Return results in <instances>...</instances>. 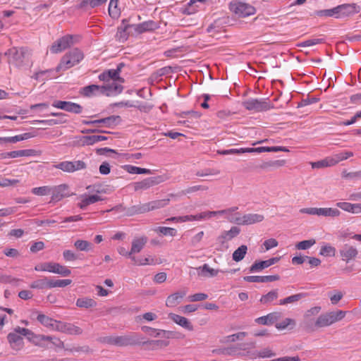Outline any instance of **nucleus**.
Segmentation results:
<instances>
[{"label":"nucleus","mask_w":361,"mask_h":361,"mask_svg":"<svg viewBox=\"0 0 361 361\" xmlns=\"http://www.w3.org/2000/svg\"><path fill=\"white\" fill-rule=\"evenodd\" d=\"M157 315L152 312H145L135 317V322L142 324L144 322H150L157 319Z\"/></svg>","instance_id":"40"},{"label":"nucleus","mask_w":361,"mask_h":361,"mask_svg":"<svg viewBox=\"0 0 361 361\" xmlns=\"http://www.w3.org/2000/svg\"><path fill=\"white\" fill-rule=\"evenodd\" d=\"M278 245V241L274 238L267 239L263 243V246L265 247L266 251H268L271 248L277 247Z\"/></svg>","instance_id":"64"},{"label":"nucleus","mask_w":361,"mask_h":361,"mask_svg":"<svg viewBox=\"0 0 361 361\" xmlns=\"http://www.w3.org/2000/svg\"><path fill=\"white\" fill-rule=\"evenodd\" d=\"M72 283L71 279H58L51 280L49 279V288L56 287H66Z\"/></svg>","instance_id":"51"},{"label":"nucleus","mask_w":361,"mask_h":361,"mask_svg":"<svg viewBox=\"0 0 361 361\" xmlns=\"http://www.w3.org/2000/svg\"><path fill=\"white\" fill-rule=\"evenodd\" d=\"M56 331L63 332L68 334L78 335L82 334V329L72 324L65 323L60 322H59L58 326H56Z\"/></svg>","instance_id":"19"},{"label":"nucleus","mask_w":361,"mask_h":361,"mask_svg":"<svg viewBox=\"0 0 361 361\" xmlns=\"http://www.w3.org/2000/svg\"><path fill=\"white\" fill-rule=\"evenodd\" d=\"M341 215V212L336 208L324 207L319 208V216L338 217Z\"/></svg>","instance_id":"37"},{"label":"nucleus","mask_w":361,"mask_h":361,"mask_svg":"<svg viewBox=\"0 0 361 361\" xmlns=\"http://www.w3.org/2000/svg\"><path fill=\"white\" fill-rule=\"evenodd\" d=\"M339 254L342 261L349 263L357 257L358 250L356 247L346 243L339 250Z\"/></svg>","instance_id":"13"},{"label":"nucleus","mask_w":361,"mask_h":361,"mask_svg":"<svg viewBox=\"0 0 361 361\" xmlns=\"http://www.w3.org/2000/svg\"><path fill=\"white\" fill-rule=\"evenodd\" d=\"M5 54L8 56L9 63H13L16 66H21L24 63L27 51L23 48L18 49L13 47L6 52Z\"/></svg>","instance_id":"12"},{"label":"nucleus","mask_w":361,"mask_h":361,"mask_svg":"<svg viewBox=\"0 0 361 361\" xmlns=\"http://www.w3.org/2000/svg\"><path fill=\"white\" fill-rule=\"evenodd\" d=\"M208 298V295L205 293H198L191 295L188 297V299L191 302L202 301Z\"/></svg>","instance_id":"63"},{"label":"nucleus","mask_w":361,"mask_h":361,"mask_svg":"<svg viewBox=\"0 0 361 361\" xmlns=\"http://www.w3.org/2000/svg\"><path fill=\"white\" fill-rule=\"evenodd\" d=\"M322 307L320 306H315L307 310L304 314L305 319H310L312 317L317 315L321 312Z\"/></svg>","instance_id":"59"},{"label":"nucleus","mask_w":361,"mask_h":361,"mask_svg":"<svg viewBox=\"0 0 361 361\" xmlns=\"http://www.w3.org/2000/svg\"><path fill=\"white\" fill-rule=\"evenodd\" d=\"M336 252V248L329 244L322 245L319 250V255L324 257H334Z\"/></svg>","instance_id":"45"},{"label":"nucleus","mask_w":361,"mask_h":361,"mask_svg":"<svg viewBox=\"0 0 361 361\" xmlns=\"http://www.w3.org/2000/svg\"><path fill=\"white\" fill-rule=\"evenodd\" d=\"M279 297L278 290H272L265 295H263L259 301L263 305H269L273 301L276 300Z\"/></svg>","instance_id":"33"},{"label":"nucleus","mask_w":361,"mask_h":361,"mask_svg":"<svg viewBox=\"0 0 361 361\" xmlns=\"http://www.w3.org/2000/svg\"><path fill=\"white\" fill-rule=\"evenodd\" d=\"M310 164L312 169H322L333 166V164L330 157H327L325 159L318 161L310 162Z\"/></svg>","instance_id":"44"},{"label":"nucleus","mask_w":361,"mask_h":361,"mask_svg":"<svg viewBox=\"0 0 361 361\" xmlns=\"http://www.w3.org/2000/svg\"><path fill=\"white\" fill-rule=\"evenodd\" d=\"M247 252V247L245 245H240L238 249H236L233 255L232 258L233 260L238 262L244 259Z\"/></svg>","instance_id":"38"},{"label":"nucleus","mask_w":361,"mask_h":361,"mask_svg":"<svg viewBox=\"0 0 361 361\" xmlns=\"http://www.w3.org/2000/svg\"><path fill=\"white\" fill-rule=\"evenodd\" d=\"M343 297L341 291L336 290L329 294V298L332 305H336Z\"/></svg>","instance_id":"62"},{"label":"nucleus","mask_w":361,"mask_h":361,"mask_svg":"<svg viewBox=\"0 0 361 361\" xmlns=\"http://www.w3.org/2000/svg\"><path fill=\"white\" fill-rule=\"evenodd\" d=\"M348 312L341 310L329 311L320 314L314 322V326L317 329L330 326L335 323L341 321Z\"/></svg>","instance_id":"2"},{"label":"nucleus","mask_w":361,"mask_h":361,"mask_svg":"<svg viewBox=\"0 0 361 361\" xmlns=\"http://www.w3.org/2000/svg\"><path fill=\"white\" fill-rule=\"evenodd\" d=\"M55 169H60L63 172L73 173L77 171L86 169L87 164L81 160L78 161H64L54 166Z\"/></svg>","instance_id":"10"},{"label":"nucleus","mask_w":361,"mask_h":361,"mask_svg":"<svg viewBox=\"0 0 361 361\" xmlns=\"http://www.w3.org/2000/svg\"><path fill=\"white\" fill-rule=\"evenodd\" d=\"M255 152L262 153V152H288L289 149L286 147L276 146V147H259L254 148Z\"/></svg>","instance_id":"34"},{"label":"nucleus","mask_w":361,"mask_h":361,"mask_svg":"<svg viewBox=\"0 0 361 361\" xmlns=\"http://www.w3.org/2000/svg\"><path fill=\"white\" fill-rule=\"evenodd\" d=\"M27 338L35 345H42V334L37 335L30 331V334L27 336Z\"/></svg>","instance_id":"61"},{"label":"nucleus","mask_w":361,"mask_h":361,"mask_svg":"<svg viewBox=\"0 0 361 361\" xmlns=\"http://www.w3.org/2000/svg\"><path fill=\"white\" fill-rule=\"evenodd\" d=\"M295 321L293 319L286 318L281 322L276 323L275 327L279 331L286 329L287 328L292 329L295 327Z\"/></svg>","instance_id":"39"},{"label":"nucleus","mask_w":361,"mask_h":361,"mask_svg":"<svg viewBox=\"0 0 361 361\" xmlns=\"http://www.w3.org/2000/svg\"><path fill=\"white\" fill-rule=\"evenodd\" d=\"M123 169L132 174H149L150 173V170L147 169L140 168L137 166H132V165H125L123 166Z\"/></svg>","instance_id":"43"},{"label":"nucleus","mask_w":361,"mask_h":361,"mask_svg":"<svg viewBox=\"0 0 361 361\" xmlns=\"http://www.w3.org/2000/svg\"><path fill=\"white\" fill-rule=\"evenodd\" d=\"M240 233V229L236 226H233L229 231H225L218 237L219 243L224 244V243L231 240Z\"/></svg>","instance_id":"27"},{"label":"nucleus","mask_w":361,"mask_h":361,"mask_svg":"<svg viewBox=\"0 0 361 361\" xmlns=\"http://www.w3.org/2000/svg\"><path fill=\"white\" fill-rule=\"evenodd\" d=\"M30 287L35 289H43L46 288H49V279L47 278H44L35 281L30 285Z\"/></svg>","instance_id":"49"},{"label":"nucleus","mask_w":361,"mask_h":361,"mask_svg":"<svg viewBox=\"0 0 361 361\" xmlns=\"http://www.w3.org/2000/svg\"><path fill=\"white\" fill-rule=\"evenodd\" d=\"M186 295L185 290L174 293L167 297L166 300V305L167 307H173L178 305L181 300Z\"/></svg>","instance_id":"26"},{"label":"nucleus","mask_w":361,"mask_h":361,"mask_svg":"<svg viewBox=\"0 0 361 361\" xmlns=\"http://www.w3.org/2000/svg\"><path fill=\"white\" fill-rule=\"evenodd\" d=\"M316 15L319 17H334L338 18V8L337 6L331 9H324L317 11Z\"/></svg>","instance_id":"47"},{"label":"nucleus","mask_w":361,"mask_h":361,"mask_svg":"<svg viewBox=\"0 0 361 361\" xmlns=\"http://www.w3.org/2000/svg\"><path fill=\"white\" fill-rule=\"evenodd\" d=\"M353 156V153L350 151H344L340 153L336 154L333 156H331V159L333 164V166H335L340 161H344L351 157Z\"/></svg>","instance_id":"35"},{"label":"nucleus","mask_w":361,"mask_h":361,"mask_svg":"<svg viewBox=\"0 0 361 361\" xmlns=\"http://www.w3.org/2000/svg\"><path fill=\"white\" fill-rule=\"evenodd\" d=\"M315 243H316V240L314 239L302 240V241L298 243L295 245V247H296V249H298L299 250H305L309 249L312 245H314Z\"/></svg>","instance_id":"53"},{"label":"nucleus","mask_w":361,"mask_h":361,"mask_svg":"<svg viewBox=\"0 0 361 361\" xmlns=\"http://www.w3.org/2000/svg\"><path fill=\"white\" fill-rule=\"evenodd\" d=\"M281 317V313L279 312H273L267 315L259 317L255 319V322L258 324L271 325L279 321Z\"/></svg>","instance_id":"18"},{"label":"nucleus","mask_w":361,"mask_h":361,"mask_svg":"<svg viewBox=\"0 0 361 361\" xmlns=\"http://www.w3.org/2000/svg\"><path fill=\"white\" fill-rule=\"evenodd\" d=\"M243 106L248 111L261 112L274 108V105L268 99H249L243 102Z\"/></svg>","instance_id":"7"},{"label":"nucleus","mask_w":361,"mask_h":361,"mask_svg":"<svg viewBox=\"0 0 361 361\" xmlns=\"http://www.w3.org/2000/svg\"><path fill=\"white\" fill-rule=\"evenodd\" d=\"M76 305L79 307L90 308L97 305L94 300L89 298H78L76 301Z\"/></svg>","instance_id":"42"},{"label":"nucleus","mask_w":361,"mask_h":361,"mask_svg":"<svg viewBox=\"0 0 361 361\" xmlns=\"http://www.w3.org/2000/svg\"><path fill=\"white\" fill-rule=\"evenodd\" d=\"M169 317L176 324L185 328V329L189 331L193 330V326L187 318L174 313H169Z\"/></svg>","instance_id":"24"},{"label":"nucleus","mask_w":361,"mask_h":361,"mask_svg":"<svg viewBox=\"0 0 361 361\" xmlns=\"http://www.w3.org/2000/svg\"><path fill=\"white\" fill-rule=\"evenodd\" d=\"M281 259V257H276L270 258L264 261H255L250 268L251 272H255L261 271L265 268H267L276 263H277Z\"/></svg>","instance_id":"17"},{"label":"nucleus","mask_w":361,"mask_h":361,"mask_svg":"<svg viewBox=\"0 0 361 361\" xmlns=\"http://www.w3.org/2000/svg\"><path fill=\"white\" fill-rule=\"evenodd\" d=\"M157 233H160L163 235L175 236L177 231L173 228L159 226L155 229Z\"/></svg>","instance_id":"52"},{"label":"nucleus","mask_w":361,"mask_h":361,"mask_svg":"<svg viewBox=\"0 0 361 361\" xmlns=\"http://www.w3.org/2000/svg\"><path fill=\"white\" fill-rule=\"evenodd\" d=\"M8 341L11 348L16 351L20 350L24 346L23 338L16 333L8 334Z\"/></svg>","instance_id":"25"},{"label":"nucleus","mask_w":361,"mask_h":361,"mask_svg":"<svg viewBox=\"0 0 361 361\" xmlns=\"http://www.w3.org/2000/svg\"><path fill=\"white\" fill-rule=\"evenodd\" d=\"M152 211L163 208L169 204V199L157 200L149 202Z\"/></svg>","instance_id":"54"},{"label":"nucleus","mask_w":361,"mask_h":361,"mask_svg":"<svg viewBox=\"0 0 361 361\" xmlns=\"http://www.w3.org/2000/svg\"><path fill=\"white\" fill-rule=\"evenodd\" d=\"M118 0H110L109 4V13L111 16L116 17L119 14V10L118 8Z\"/></svg>","instance_id":"56"},{"label":"nucleus","mask_w":361,"mask_h":361,"mask_svg":"<svg viewBox=\"0 0 361 361\" xmlns=\"http://www.w3.org/2000/svg\"><path fill=\"white\" fill-rule=\"evenodd\" d=\"M78 36L66 35L56 39L50 47L52 54L61 53L78 42Z\"/></svg>","instance_id":"4"},{"label":"nucleus","mask_w":361,"mask_h":361,"mask_svg":"<svg viewBox=\"0 0 361 361\" xmlns=\"http://www.w3.org/2000/svg\"><path fill=\"white\" fill-rule=\"evenodd\" d=\"M35 269L37 271H48L59 274L62 276H68L71 271L66 267L56 262H44L35 266Z\"/></svg>","instance_id":"6"},{"label":"nucleus","mask_w":361,"mask_h":361,"mask_svg":"<svg viewBox=\"0 0 361 361\" xmlns=\"http://www.w3.org/2000/svg\"><path fill=\"white\" fill-rule=\"evenodd\" d=\"M40 154V152L37 151L35 149H21L16 151L10 152L11 158H17L20 157H34L38 156Z\"/></svg>","instance_id":"31"},{"label":"nucleus","mask_w":361,"mask_h":361,"mask_svg":"<svg viewBox=\"0 0 361 361\" xmlns=\"http://www.w3.org/2000/svg\"><path fill=\"white\" fill-rule=\"evenodd\" d=\"M148 241V238L145 235L135 237L131 242V253L133 255L140 252L145 246Z\"/></svg>","instance_id":"20"},{"label":"nucleus","mask_w":361,"mask_h":361,"mask_svg":"<svg viewBox=\"0 0 361 361\" xmlns=\"http://www.w3.org/2000/svg\"><path fill=\"white\" fill-rule=\"evenodd\" d=\"M20 183V180L18 179H8L6 178H4L0 176V187L6 188L10 186L16 185Z\"/></svg>","instance_id":"57"},{"label":"nucleus","mask_w":361,"mask_h":361,"mask_svg":"<svg viewBox=\"0 0 361 361\" xmlns=\"http://www.w3.org/2000/svg\"><path fill=\"white\" fill-rule=\"evenodd\" d=\"M83 59L84 54L81 50L78 48L73 49L63 56L56 71L59 72L68 70L78 64Z\"/></svg>","instance_id":"3"},{"label":"nucleus","mask_w":361,"mask_h":361,"mask_svg":"<svg viewBox=\"0 0 361 361\" xmlns=\"http://www.w3.org/2000/svg\"><path fill=\"white\" fill-rule=\"evenodd\" d=\"M37 321L47 328L51 330L56 331L59 321L54 319L44 314H38L37 317Z\"/></svg>","instance_id":"23"},{"label":"nucleus","mask_w":361,"mask_h":361,"mask_svg":"<svg viewBox=\"0 0 361 361\" xmlns=\"http://www.w3.org/2000/svg\"><path fill=\"white\" fill-rule=\"evenodd\" d=\"M121 71V67L118 66L116 69L108 70L99 75V79L104 82V85L101 86V94L114 97L122 92L124 79L120 77Z\"/></svg>","instance_id":"1"},{"label":"nucleus","mask_w":361,"mask_h":361,"mask_svg":"<svg viewBox=\"0 0 361 361\" xmlns=\"http://www.w3.org/2000/svg\"><path fill=\"white\" fill-rule=\"evenodd\" d=\"M197 270L199 271L198 275L204 277H214L218 275L220 272L219 269H215L209 267L207 264H204L201 267L197 268Z\"/></svg>","instance_id":"29"},{"label":"nucleus","mask_w":361,"mask_h":361,"mask_svg":"<svg viewBox=\"0 0 361 361\" xmlns=\"http://www.w3.org/2000/svg\"><path fill=\"white\" fill-rule=\"evenodd\" d=\"M247 333L245 331H240L238 332L236 334H233L229 336H226L224 337L221 342L222 343L226 344V343H234L237 341H243L245 336H247Z\"/></svg>","instance_id":"32"},{"label":"nucleus","mask_w":361,"mask_h":361,"mask_svg":"<svg viewBox=\"0 0 361 361\" xmlns=\"http://www.w3.org/2000/svg\"><path fill=\"white\" fill-rule=\"evenodd\" d=\"M134 30L137 33L141 34L145 32H150L158 28L157 24L153 20H148L134 25Z\"/></svg>","instance_id":"22"},{"label":"nucleus","mask_w":361,"mask_h":361,"mask_svg":"<svg viewBox=\"0 0 361 361\" xmlns=\"http://www.w3.org/2000/svg\"><path fill=\"white\" fill-rule=\"evenodd\" d=\"M119 121L120 116H111L107 118L99 119L98 124H102V126L105 127H111V126L116 124Z\"/></svg>","instance_id":"46"},{"label":"nucleus","mask_w":361,"mask_h":361,"mask_svg":"<svg viewBox=\"0 0 361 361\" xmlns=\"http://www.w3.org/2000/svg\"><path fill=\"white\" fill-rule=\"evenodd\" d=\"M264 219V215L260 214H235V216L231 218V221L233 224L238 225H251L257 223L262 222Z\"/></svg>","instance_id":"8"},{"label":"nucleus","mask_w":361,"mask_h":361,"mask_svg":"<svg viewBox=\"0 0 361 361\" xmlns=\"http://www.w3.org/2000/svg\"><path fill=\"white\" fill-rule=\"evenodd\" d=\"M66 111L68 112L78 114L82 112V106L77 103L68 102Z\"/></svg>","instance_id":"55"},{"label":"nucleus","mask_w":361,"mask_h":361,"mask_svg":"<svg viewBox=\"0 0 361 361\" xmlns=\"http://www.w3.org/2000/svg\"><path fill=\"white\" fill-rule=\"evenodd\" d=\"M78 207L82 209H86L89 205L94 204L97 202L102 200V198L98 195L83 194L78 197Z\"/></svg>","instance_id":"16"},{"label":"nucleus","mask_w":361,"mask_h":361,"mask_svg":"<svg viewBox=\"0 0 361 361\" xmlns=\"http://www.w3.org/2000/svg\"><path fill=\"white\" fill-rule=\"evenodd\" d=\"M150 203L146 202L143 204H140L137 205H135L131 207L130 214H144L146 212H151Z\"/></svg>","instance_id":"36"},{"label":"nucleus","mask_w":361,"mask_h":361,"mask_svg":"<svg viewBox=\"0 0 361 361\" xmlns=\"http://www.w3.org/2000/svg\"><path fill=\"white\" fill-rule=\"evenodd\" d=\"M51 187L49 185H44L37 187L32 189V193L37 196H45L50 195Z\"/></svg>","instance_id":"50"},{"label":"nucleus","mask_w":361,"mask_h":361,"mask_svg":"<svg viewBox=\"0 0 361 361\" xmlns=\"http://www.w3.org/2000/svg\"><path fill=\"white\" fill-rule=\"evenodd\" d=\"M324 42V39L321 38H312L307 39L298 44L299 47H312Z\"/></svg>","instance_id":"60"},{"label":"nucleus","mask_w":361,"mask_h":361,"mask_svg":"<svg viewBox=\"0 0 361 361\" xmlns=\"http://www.w3.org/2000/svg\"><path fill=\"white\" fill-rule=\"evenodd\" d=\"M305 296V293H297L279 300V305H285L290 303L297 302Z\"/></svg>","instance_id":"41"},{"label":"nucleus","mask_w":361,"mask_h":361,"mask_svg":"<svg viewBox=\"0 0 361 361\" xmlns=\"http://www.w3.org/2000/svg\"><path fill=\"white\" fill-rule=\"evenodd\" d=\"M74 246L80 251H89L92 248V244L85 240H77Z\"/></svg>","instance_id":"48"},{"label":"nucleus","mask_w":361,"mask_h":361,"mask_svg":"<svg viewBox=\"0 0 361 361\" xmlns=\"http://www.w3.org/2000/svg\"><path fill=\"white\" fill-rule=\"evenodd\" d=\"M142 340L143 338L140 335L132 333L126 336H114V345L127 346L146 343Z\"/></svg>","instance_id":"9"},{"label":"nucleus","mask_w":361,"mask_h":361,"mask_svg":"<svg viewBox=\"0 0 361 361\" xmlns=\"http://www.w3.org/2000/svg\"><path fill=\"white\" fill-rule=\"evenodd\" d=\"M117 251L121 255L130 258L134 265L145 266L155 264L154 259L150 257L136 258L132 255L131 250L128 251L124 247H118Z\"/></svg>","instance_id":"11"},{"label":"nucleus","mask_w":361,"mask_h":361,"mask_svg":"<svg viewBox=\"0 0 361 361\" xmlns=\"http://www.w3.org/2000/svg\"><path fill=\"white\" fill-rule=\"evenodd\" d=\"M156 184H157V181L154 178H148L142 181L135 183L134 189L136 191L147 190Z\"/></svg>","instance_id":"30"},{"label":"nucleus","mask_w":361,"mask_h":361,"mask_svg":"<svg viewBox=\"0 0 361 361\" xmlns=\"http://www.w3.org/2000/svg\"><path fill=\"white\" fill-rule=\"evenodd\" d=\"M68 189L69 187L66 184L51 186L50 192L51 201L59 202L65 197L71 196V194H70Z\"/></svg>","instance_id":"14"},{"label":"nucleus","mask_w":361,"mask_h":361,"mask_svg":"<svg viewBox=\"0 0 361 361\" xmlns=\"http://www.w3.org/2000/svg\"><path fill=\"white\" fill-rule=\"evenodd\" d=\"M229 9L238 18H246L254 15L256 12V9L254 6L238 1L231 2Z\"/></svg>","instance_id":"5"},{"label":"nucleus","mask_w":361,"mask_h":361,"mask_svg":"<svg viewBox=\"0 0 361 361\" xmlns=\"http://www.w3.org/2000/svg\"><path fill=\"white\" fill-rule=\"evenodd\" d=\"M35 135L32 133H25L23 134L18 135L13 137H0V143L1 142H12L16 143L22 140H27L34 137Z\"/></svg>","instance_id":"28"},{"label":"nucleus","mask_w":361,"mask_h":361,"mask_svg":"<svg viewBox=\"0 0 361 361\" xmlns=\"http://www.w3.org/2000/svg\"><path fill=\"white\" fill-rule=\"evenodd\" d=\"M279 275L270 276H247L244 277V280L250 283H267L279 280Z\"/></svg>","instance_id":"21"},{"label":"nucleus","mask_w":361,"mask_h":361,"mask_svg":"<svg viewBox=\"0 0 361 361\" xmlns=\"http://www.w3.org/2000/svg\"><path fill=\"white\" fill-rule=\"evenodd\" d=\"M338 18H344L360 12V8L355 4H343L337 6Z\"/></svg>","instance_id":"15"},{"label":"nucleus","mask_w":361,"mask_h":361,"mask_svg":"<svg viewBox=\"0 0 361 361\" xmlns=\"http://www.w3.org/2000/svg\"><path fill=\"white\" fill-rule=\"evenodd\" d=\"M95 92L101 93V86L92 85L85 87L82 90L83 94L87 97L91 96Z\"/></svg>","instance_id":"58"}]
</instances>
